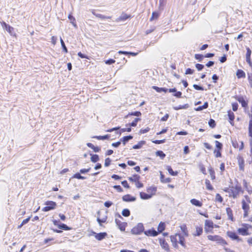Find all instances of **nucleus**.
Returning a JSON list of instances; mask_svg holds the SVG:
<instances>
[{"mask_svg":"<svg viewBox=\"0 0 252 252\" xmlns=\"http://www.w3.org/2000/svg\"><path fill=\"white\" fill-rule=\"evenodd\" d=\"M140 177L139 175L137 174L133 175L132 177H128V180L132 182L135 183L138 180H140Z\"/></svg>","mask_w":252,"mask_h":252,"instance_id":"obj_33","label":"nucleus"},{"mask_svg":"<svg viewBox=\"0 0 252 252\" xmlns=\"http://www.w3.org/2000/svg\"><path fill=\"white\" fill-rule=\"evenodd\" d=\"M208 124L211 128H214L216 126V123L215 120L212 119H211L209 121Z\"/></svg>","mask_w":252,"mask_h":252,"instance_id":"obj_53","label":"nucleus"},{"mask_svg":"<svg viewBox=\"0 0 252 252\" xmlns=\"http://www.w3.org/2000/svg\"><path fill=\"white\" fill-rule=\"evenodd\" d=\"M203 232V227L201 225L200 226H195V231L192 233V235L194 237H199L201 236Z\"/></svg>","mask_w":252,"mask_h":252,"instance_id":"obj_14","label":"nucleus"},{"mask_svg":"<svg viewBox=\"0 0 252 252\" xmlns=\"http://www.w3.org/2000/svg\"><path fill=\"white\" fill-rule=\"evenodd\" d=\"M214 154L215 155V156L216 158H221L222 156L221 155V150H218V149H215L214 151Z\"/></svg>","mask_w":252,"mask_h":252,"instance_id":"obj_44","label":"nucleus"},{"mask_svg":"<svg viewBox=\"0 0 252 252\" xmlns=\"http://www.w3.org/2000/svg\"><path fill=\"white\" fill-rule=\"evenodd\" d=\"M91 160L93 162H96L99 160V157L97 155H93L91 158Z\"/></svg>","mask_w":252,"mask_h":252,"instance_id":"obj_52","label":"nucleus"},{"mask_svg":"<svg viewBox=\"0 0 252 252\" xmlns=\"http://www.w3.org/2000/svg\"><path fill=\"white\" fill-rule=\"evenodd\" d=\"M251 203V198L248 195H245L241 200L242 208L244 211V218H247L250 210V204Z\"/></svg>","mask_w":252,"mask_h":252,"instance_id":"obj_4","label":"nucleus"},{"mask_svg":"<svg viewBox=\"0 0 252 252\" xmlns=\"http://www.w3.org/2000/svg\"><path fill=\"white\" fill-rule=\"evenodd\" d=\"M60 41H61V43L63 49V51L65 53H67V52H68L67 49L66 47L65 46V44L62 38H61Z\"/></svg>","mask_w":252,"mask_h":252,"instance_id":"obj_54","label":"nucleus"},{"mask_svg":"<svg viewBox=\"0 0 252 252\" xmlns=\"http://www.w3.org/2000/svg\"><path fill=\"white\" fill-rule=\"evenodd\" d=\"M157 156L159 157L161 159H163L165 157V154L162 151H158L156 153Z\"/></svg>","mask_w":252,"mask_h":252,"instance_id":"obj_46","label":"nucleus"},{"mask_svg":"<svg viewBox=\"0 0 252 252\" xmlns=\"http://www.w3.org/2000/svg\"><path fill=\"white\" fill-rule=\"evenodd\" d=\"M87 145L88 147L91 148L95 152H98L100 150V148L98 147H95L92 143H88Z\"/></svg>","mask_w":252,"mask_h":252,"instance_id":"obj_36","label":"nucleus"},{"mask_svg":"<svg viewBox=\"0 0 252 252\" xmlns=\"http://www.w3.org/2000/svg\"><path fill=\"white\" fill-rule=\"evenodd\" d=\"M199 168H200L201 172L204 175H206L207 173H206V168L204 165H203V164L199 165Z\"/></svg>","mask_w":252,"mask_h":252,"instance_id":"obj_57","label":"nucleus"},{"mask_svg":"<svg viewBox=\"0 0 252 252\" xmlns=\"http://www.w3.org/2000/svg\"><path fill=\"white\" fill-rule=\"evenodd\" d=\"M170 238L172 246L174 248L178 249V243H179L184 248L186 247L185 237L181 234L176 233L174 235H171L170 236Z\"/></svg>","mask_w":252,"mask_h":252,"instance_id":"obj_3","label":"nucleus"},{"mask_svg":"<svg viewBox=\"0 0 252 252\" xmlns=\"http://www.w3.org/2000/svg\"><path fill=\"white\" fill-rule=\"evenodd\" d=\"M98 216L97 218V221L100 225H102V223H104L106 221V220H107V216H105L101 218L99 216V212H98Z\"/></svg>","mask_w":252,"mask_h":252,"instance_id":"obj_29","label":"nucleus"},{"mask_svg":"<svg viewBox=\"0 0 252 252\" xmlns=\"http://www.w3.org/2000/svg\"><path fill=\"white\" fill-rule=\"evenodd\" d=\"M165 224L163 222H160L158 227V233H161L165 230Z\"/></svg>","mask_w":252,"mask_h":252,"instance_id":"obj_32","label":"nucleus"},{"mask_svg":"<svg viewBox=\"0 0 252 252\" xmlns=\"http://www.w3.org/2000/svg\"><path fill=\"white\" fill-rule=\"evenodd\" d=\"M93 138H95L97 140H105L107 139L110 138V135L108 134L104 135V136H94Z\"/></svg>","mask_w":252,"mask_h":252,"instance_id":"obj_40","label":"nucleus"},{"mask_svg":"<svg viewBox=\"0 0 252 252\" xmlns=\"http://www.w3.org/2000/svg\"><path fill=\"white\" fill-rule=\"evenodd\" d=\"M115 222L121 231H124L125 230L127 224L126 222H122L121 220L119 219H116Z\"/></svg>","mask_w":252,"mask_h":252,"instance_id":"obj_13","label":"nucleus"},{"mask_svg":"<svg viewBox=\"0 0 252 252\" xmlns=\"http://www.w3.org/2000/svg\"><path fill=\"white\" fill-rule=\"evenodd\" d=\"M0 24L4 29H5L7 32L11 35H13L12 33L14 31V28L11 27L9 25L7 24L5 22L2 21L0 22Z\"/></svg>","mask_w":252,"mask_h":252,"instance_id":"obj_15","label":"nucleus"},{"mask_svg":"<svg viewBox=\"0 0 252 252\" xmlns=\"http://www.w3.org/2000/svg\"><path fill=\"white\" fill-rule=\"evenodd\" d=\"M111 159L109 158H106L105 159V163H104L105 166L107 167V166H109L111 164Z\"/></svg>","mask_w":252,"mask_h":252,"instance_id":"obj_61","label":"nucleus"},{"mask_svg":"<svg viewBox=\"0 0 252 252\" xmlns=\"http://www.w3.org/2000/svg\"><path fill=\"white\" fill-rule=\"evenodd\" d=\"M240 227L237 228V232L234 231H227L226 235L232 241L241 242L243 239L238 234L241 236H250L252 234V225L247 223H242Z\"/></svg>","mask_w":252,"mask_h":252,"instance_id":"obj_1","label":"nucleus"},{"mask_svg":"<svg viewBox=\"0 0 252 252\" xmlns=\"http://www.w3.org/2000/svg\"><path fill=\"white\" fill-rule=\"evenodd\" d=\"M93 233L94 234L95 238L98 241H101L104 239L107 235L106 232H100L99 233H96L95 232H94Z\"/></svg>","mask_w":252,"mask_h":252,"instance_id":"obj_21","label":"nucleus"},{"mask_svg":"<svg viewBox=\"0 0 252 252\" xmlns=\"http://www.w3.org/2000/svg\"><path fill=\"white\" fill-rule=\"evenodd\" d=\"M190 201L192 205L196 207H201L203 205V203L201 201L194 198L191 199Z\"/></svg>","mask_w":252,"mask_h":252,"instance_id":"obj_28","label":"nucleus"},{"mask_svg":"<svg viewBox=\"0 0 252 252\" xmlns=\"http://www.w3.org/2000/svg\"><path fill=\"white\" fill-rule=\"evenodd\" d=\"M194 58L199 62H201L203 60V58L205 57L204 56H203V55L197 54L194 55Z\"/></svg>","mask_w":252,"mask_h":252,"instance_id":"obj_50","label":"nucleus"},{"mask_svg":"<svg viewBox=\"0 0 252 252\" xmlns=\"http://www.w3.org/2000/svg\"><path fill=\"white\" fill-rule=\"evenodd\" d=\"M150 128L147 127H146V128H142L139 131V133L140 134H144V133H145L146 132H148L149 130H150Z\"/></svg>","mask_w":252,"mask_h":252,"instance_id":"obj_64","label":"nucleus"},{"mask_svg":"<svg viewBox=\"0 0 252 252\" xmlns=\"http://www.w3.org/2000/svg\"><path fill=\"white\" fill-rule=\"evenodd\" d=\"M208 171L211 176V180H215L216 179V175L214 168L212 166H210L208 168Z\"/></svg>","mask_w":252,"mask_h":252,"instance_id":"obj_30","label":"nucleus"},{"mask_svg":"<svg viewBox=\"0 0 252 252\" xmlns=\"http://www.w3.org/2000/svg\"><path fill=\"white\" fill-rule=\"evenodd\" d=\"M160 245L161 247L164 249L166 251H170V248L168 244L166 242L164 239H160L159 241Z\"/></svg>","mask_w":252,"mask_h":252,"instance_id":"obj_22","label":"nucleus"},{"mask_svg":"<svg viewBox=\"0 0 252 252\" xmlns=\"http://www.w3.org/2000/svg\"><path fill=\"white\" fill-rule=\"evenodd\" d=\"M122 214L123 216L127 217L130 216V213L128 209H124L122 212Z\"/></svg>","mask_w":252,"mask_h":252,"instance_id":"obj_48","label":"nucleus"},{"mask_svg":"<svg viewBox=\"0 0 252 252\" xmlns=\"http://www.w3.org/2000/svg\"><path fill=\"white\" fill-rule=\"evenodd\" d=\"M157 190V188L155 186H152L147 189V191L149 195H151V197L156 194Z\"/></svg>","mask_w":252,"mask_h":252,"instance_id":"obj_24","label":"nucleus"},{"mask_svg":"<svg viewBox=\"0 0 252 252\" xmlns=\"http://www.w3.org/2000/svg\"><path fill=\"white\" fill-rule=\"evenodd\" d=\"M231 143L232 146L239 151L243 150L244 148V144L242 141H239L235 139L232 140Z\"/></svg>","mask_w":252,"mask_h":252,"instance_id":"obj_11","label":"nucleus"},{"mask_svg":"<svg viewBox=\"0 0 252 252\" xmlns=\"http://www.w3.org/2000/svg\"><path fill=\"white\" fill-rule=\"evenodd\" d=\"M168 92L170 93H174V94H173V96L177 98H180L182 96V93L180 91H177V90L175 88L169 89Z\"/></svg>","mask_w":252,"mask_h":252,"instance_id":"obj_25","label":"nucleus"},{"mask_svg":"<svg viewBox=\"0 0 252 252\" xmlns=\"http://www.w3.org/2000/svg\"><path fill=\"white\" fill-rule=\"evenodd\" d=\"M53 222L55 225L58 226V227L60 229H62L64 230H70L71 229V227L67 226L65 224L61 223L59 224V221L57 220H53Z\"/></svg>","mask_w":252,"mask_h":252,"instance_id":"obj_16","label":"nucleus"},{"mask_svg":"<svg viewBox=\"0 0 252 252\" xmlns=\"http://www.w3.org/2000/svg\"><path fill=\"white\" fill-rule=\"evenodd\" d=\"M140 120L139 118H135L134 120L131 123L126 125V126H136L137 122Z\"/></svg>","mask_w":252,"mask_h":252,"instance_id":"obj_51","label":"nucleus"},{"mask_svg":"<svg viewBox=\"0 0 252 252\" xmlns=\"http://www.w3.org/2000/svg\"><path fill=\"white\" fill-rule=\"evenodd\" d=\"M234 97L241 104V106L244 109H247L248 108L249 100L246 96L235 95Z\"/></svg>","mask_w":252,"mask_h":252,"instance_id":"obj_7","label":"nucleus"},{"mask_svg":"<svg viewBox=\"0 0 252 252\" xmlns=\"http://www.w3.org/2000/svg\"><path fill=\"white\" fill-rule=\"evenodd\" d=\"M92 13L93 15H94L95 16H96L97 18H99L101 19H110L111 18V16H105L104 15H103L100 14L96 13L94 10L92 11Z\"/></svg>","mask_w":252,"mask_h":252,"instance_id":"obj_31","label":"nucleus"},{"mask_svg":"<svg viewBox=\"0 0 252 252\" xmlns=\"http://www.w3.org/2000/svg\"><path fill=\"white\" fill-rule=\"evenodd\" d=\"M252 51L249 47H246V61L248 64L252 65V60H251Z\"/></svg>","mask_w":252,"mask_h":252,"instance_id":"obj_17","label":"nucleus"},{"mask_svg":"<svg viewBox=\"0 0 252 252\" xmlns=\"http://www.w3.org/2000/svg\"><path fill=\"white\" fill-rule=\"evenodd\" d=\"M220 174L223 175V172L225 170V164L224 163L222 162L220 165Z\"/></svg>","mask_w":252,"mask_h":252,"instance_id":"obj_60","label":"nucleus"},{"mask_svg":"<svg viewBox=\"0 0 252 252\" xmlns=\"http://www.w3.org/2000/svg\"><path fill=\"white\" fill-rule=\"evenodd\" d=\"M219 226L215 224L210 220H206L204 222V230L206 233L213 232L214 228H219Z\"/></svg>","mask_w":252,"mask_h":252,"instance_id":"obj_6","label":"nucleus"},{"mask_svg":"<svg viewBox=\"0 0 252 252\" xmlns=\"http://www.w3.org/2000/svg\"><path fill=\"white\" fill-rule=\"evenodd\" d=\"M223 191L228 193V196L230 198L233 199L239 198L241 195L244 192V190L240 184H237L234 186H229L228 187L224 188Z\"/></svg>","mask_w":252,"mask_h":252,"instance_id":"obj_2","label":"nucleus"},{"mask_svg":"<svg viewBox=\"0 0 252 252\" xmlns=\"http://www.w3.org/2000/svg\"><path fill=\"white\" fill-rule=\"evenodd\" d=\"M236 76L238 79L245 78L246 77L245 72L242 69H239L236 73Z\"/></svg>","mask_w":252,"mask_h":252,"instance_id":"obj_27","label":"nucleus"},{"mask_svg":"<svg viewBox=\"0 0 252 252\" xmlns=\"http://www.w3.org/2000/svg\"><path fill=\"white\" fill-rule=\"evenodd\" d=\"M223 201L222 197L219 193H217L215 196V201L222 203Z\"/></svg>","mask_w":252,"mask_h":252,"instance_id":"obj_42","label":"nucleus"},{"mask_svg":"<svg viewBox=\"0 0 252 252\" xmlns=\"http://www.w3.org/2000/svg\"><path fill=\"white\" fill-rule=\"evenodd\" d=\"M45 204L46 205L42 208L43 212H48L52 210H54L57 206V203L53 201H47Z\"/></svg>","mask_w":252,"mask_h":252,"instance_id":"obj_10","label":"nucleus"},{"mask_svg":"<svg viewBox=\"0 0 252 252\" xmlns=\"http://www.w3.org/2000/svg\"><path fill=\"white\" fill-rule=\"evenodd\" d=\"M226 212L228 216V219L232 222L234 221L235 220L231 208L230 207H227L226 208Z\"/></svg>","mask_w":252,"mask_h":252,"instance_id":"obj_18","label":"nucleus"},{"mask_svg":"<svg viewBox=\"0 0 252 252\" xmlns=\"http://www.w3.org/2000/svg\"><path fill=\"white\" fill-rule=\"evenodd\" d=\"M215 146H216L215 149L222 150V147H223L222 143H221L219 141H217V140L215 141Z\"/></svg>","mask_w":252,"mask_h":252,"instance_id":"obj_47","label":"nucleus"},{"mask_svg":"<svg viewBox=\"0 0 252 252\" xmlns=\"http://www.w3.org/2000/svg\"><path fill=\"white\" fill-rule=\"evenodd\" d=\"M208 240L212 242H215L217 244L220 245L222 246L228 245L227 241L223 239L222 237L218 235H208L207 236Z\"/></svg>","mask_w":252,"mask_h":252,"instance_id":"obj_5","label":"nucleus"},{"mask_svg":"<svg viewBox=\"0 0 252 252\" xmlns=\"http://www.w3.org/2000/svg\"><path fill=\"white\" fill-rule=\"evenodd\" d=\"M166 169L169 172V174L172 176H177L178 174V172L177 171H174L170 166H167Z\"/></svg>","mask_w":252,"mask_h":252,"instance_id":"obj_34","label":"nucleus"},{"mask_svg":"<svg viewBox=\"0 0 252 252\" xmlns=\"http://www.w3.org/2000/svg\"><path fill=\"white\" fill-rule=\"evenodd\" d=\"M227 115L229 123L231 126H233L234 125V119L235 117L234 113L232 111L228 110L227 111Z\"/></svg>","mask_w":252,"mask_h":252,"instance_id":"obj_19","label":"nucleus"},{"mask_svg":"<svg viewBox=\"0 0 252 252\" xmlns=\"http://www.w3.org/2000/svg\"><path fill=\"white\" fill-rule=\"evenodd\" d=\"M133 137L131 135L126 136L123 137L121 139V141H122L124 145H125L126 143L129 140L132 139Z\"/></svg>","mask_w":252,"mask_h":252,"instance_id":"obj_38","label":"nucleus"},{"mask_svg":"<svg viewBox=\"0 0 252 252\" xmlns=\"http://www.w3.org/2000/svg\"><path fill=\"white\" fill-rule=\"evenodd\" d=\"M160 181L163 183H169L171 182V179L170 178H164V175L160 172Z\"/></svg>","mask_w":252,"mask_h":252,"instance_id":"obj_35","label":"nucleus"},{"mask_svg":"<svg viewBox=\"0 0 252 252\" xmlns=\"http://www.w3.org/2000/svg\"><path fill=\"white\" fill-rule=\"evenodd\" d=\"M247 115L249 119L248 134L249 137V140H252V106L251 108V111L247 113Z\"/></svg>","mask_w":252,"mask_h":252,"instance_id":"obj_9","label":"nucleus"},{"mask_svg":"<svg viewBox=\"0 0 252 252\" xmlns=\"http://www.w3.org/2000/svg\"><path fill=\"white\" fill-rule=\"evenodd\" d=\"M237 162L239 166V169L240 171L244 172L245 171V160L241 155H238L237 157Z\"/></svg>","mask_w":252,"mask_h":252,"instance_id":"obj_12","label":"nucleus"},{"mask_svg":"<svg viewBox=\"0 0 252 252\" xmlns=\"http://www.w3.org/2000/svg\"><path fill=\"white\" fill-rule=\"evenodd\" d=\"M143 232L144 226L142 223H138L131 229V233L133 235H140Z\"/></svg>","mask_w":252,"mask_h":252,"instance_id":"obj_8","label":"nucleus"},{"mask_svg":"<svg viewBox=\"0 0 252 252\" xmlns=\"http://www.w3.org/2000/svg\"><path fill=\"white\" fill-rule=\"evenodd\" d=\"M122 199L125 202H132L136 200V198L128 194L124 195L122 197Z\"/></svg>","mask_w":252,"mask_h":252,"instance_id":"obj_23","label":"nucleus"},{"mask_svg":"<svg viewBox=\"0 0 252 252\" xmlns=\"http://www.w3.org/2000/svg\"><path fill=\"white\" fill-rule=\"evenodd\" d=\"M144 234L147 236H156L158 235V232L154 228L144 231Z\"/></svg>","mask_w":252,"mask_h":252,"instance_id":"obj_20","label":"nucleus"},{"mask_svg":"<svg viewBox=\"0 0 252 252\" xmlns=\"http://www.w3.org/2000/svg\"><path fill=\"white\" fill-rule=\"evenodd\" d=\"M165 142V139H162V140H155L152 141L153 143L156 144H162V143H164Z\"/></svg>","mask_w":252,"mask_h":252,"instance_id":"obj_59","label":"nucleus"},{"mask_svg":"<svg viewBox=\"0 0 252 252\" xmlns=\"http://www.w3.org/2000/svg\"><path fill=\"white\" fill-rule=\"evenodd\" d=\"M180 227L185 237H188L189 236V231L187 225L186 224H183Z\"/></svg>","mask_w":252,"mask_h":252,"instance_id":"obj_26","label":"nucleus"},{"mask_svg":"<svg viewBox=\"0 0 252 252\" xmlns=\"http://www.w3.org/2000/svg\"><path fill=\"white\" fill-rule=\"evenodd\" d=\"M135 186L137 188H141L143 187L144 185L142 183L140 182V180H138V181H137L135 183Z\"/></svg>","mask_w":252,"mask_h":252,"instance_id":"obj_63","label":"nucleus"},{"mask_svg":"<svg viewBox=\"0 0 252 252\" xmlns=\"http://www.w3.org/2000/svg\"><path fill=\"white\" fill-rule=\"evenodd\" d=\"M78 56L82 59H89V57L88 56L82 54L81 52L78 53Z\"/></svg>","mask_w":252,"mask_h":252,"instance_id":"obj_62","label":"nucleus"},{"mask_svg":"<svg viewBox=\"0 0 252 252\" xmlns=\"http://www.w3.org/2000/svg\"><path fill=\"white\" fill-rule=\"evenodd\" d=\"M68 18L69 19V20L70 21V22L72 24V25L74 27H76V23L75 18L70 14L68 15Z\"/></svg>","mask_w":252,"mask_h":252,"instance_id":"obj_45","label":"nucleus"},{"mask_svg":"<svg viewBox=\"0 0 252 252\" xmlns=\"http://www.w3.org/2000/svg\"><path fill=\"white\" fill-rule=\"evenodd\" d=\"M140 196L142 199H148L151 198V195L144 192H140Z\"/></svg>","mask_w":252,"mask_h":252,"instance_id":"obj_37","label":"nucleus"},{"mask_svg":"<svg viewBox=\"0 0 252 252\" xmlns=\"http://www.w3.org/2000/svg\"><path fill=\"white\" fill-rule=\"evenodd\" d=\"M208 107V103L207 102H205L202 106H200L196 108L197 111H201L204 109H206Z\"/></svg>","mask_w":252,"mask_h":252,"instance_id":"obj_49","label":"nucleus"},{"mask_svg":"<svg viewBox=\"0 0 252 252\" xmlns=\"http://www.w3.org/2000/svg\"><path fill=\"white\" fill-rule=\"evenodd\" d=\"M72 178H76L77 179H82L84 180L86 179V177L82 176L81 175L80 173H76L74 174L71 177Z\"/></svg>","mask_w":252,"mask_h":252,"instance_id":"obj_43","label":"nucleus"},{"mask_svg":"<svg viewBox=\"0 0 252 252\" xmlns=\"http://www.w3.org/2000/svg\"><path fill=\"white\" fill-rule=\"evenodd\" d=\"M205 185L206 187V189L209 190H213L214 189V188L211 184L210 181L208 180H205Z\"/></svg>","mask_w":252,"mask_h":252,"instance_id":"obj_39","label":"nucleus"},{"mask_svg":"<svg viewBox=\"0 0 252 252\" xmlns=\"http://www.w3.org/2000/svg\"><path fill=\"white\" fill-rule=\"evenodd\" d=\"M136 116L139 117L141 115V113L140 111H135L134 112L129 113L126 117L128 116Z\"/></svg>","mask_w":252,"mask_h":252,"instance_id":"obj_55","label":"nucleus"},{"mask_svg":"<svg viewBox=\"0 0 252 252\" xmlns=\"http://www.w3.org/2000/svg\"><path fill=\"white\" fill-rule=\"evenodd\" d=\"M159 13L158 12L154 11L152 13L151 17L150 19V21H152L155 19H158L159 17Z\"/></svg>","mask_w":252,"mask_h":252,"instance_id":"obj_41","label":"nucleus"},{"mask_svg":"<svg viewBox=\"0 0 252 252\" xmlns=\"http://www.w3.org/2000/svg\"><path fill=\"white\" fill-rule=\"evenodd\" d=\"M30 220V217H29V218L24 220L22 221L21 224L18 226V228H21L23 225L28 223L29 222V221Z\"/></svg>","mask_w":252,"mask_h":252,"instance_id":"obj_58","label":"nucleus"},{"mask_svg":"<svg viewBox=\"0 0 252 252\" xmlns=\"http://www.w3.org/2000/svg\"><path fill=\"white\" fill-rule=\"evenodd\" d=\"M232 109L233 111H236L238 109V104L237 102H233L231 104Z\"/></svg>","mask_w":252,"mask_h":252,"instance_id":"obj_56","label":"nucleus"}]
</instances>
